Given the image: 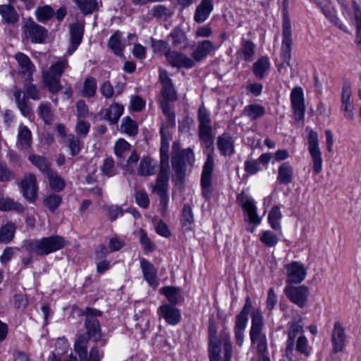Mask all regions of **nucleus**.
I'll return each mask as SVG.
<instances>
[{"label": "nucleus", "mask_w": 361, "mask_h": 361, "mask_svg": "<svg viewBox=\"0 0 361 361\" xmlns=\"http://www.w3.org/2000/svg\"><path fill=\"white\" fill-rule=\"evenodd\" d=\"M87 319L85 326L87 334L80 335L75 340L73 347L74 352L78 355V358L71 353L67 361H83L87 353V343L90 338L98 341L100 338V326L98 320L95 318L101 315V312L94 309H87ZM70 348L68 341L65 338H60L56 341V350L52 353L50 361H61V355L66 353Z\"/></svg>", "instance_id": "obj_1"}, {"label": "nucleus", "mask_w": 361, "mask_h": 361, "mask_svg": "<svg viewBox=\"0 0 361 361\" xmlns=\"http://www.w3.org/2000/svg\"><path fill=\"white\" fill-rule=\"evenodd\" d=\"M170 144V133L164 128L161 129V145L160 147L161 169L153 185V191L159 193H166L168 190L169 180V157L168 154Z\"/></svg>", "instance_id": "obj_2"}, {"label": "nucleus", "mask_w": 361, "mask_h": 361, "mask_svg": "<svg viewBox=\"0 0 361 361\" xmlns=\"http://www.w3.org/2000/svg\"><path fill=\"white\" fill-rule=\"evenodd\" d=\"M231 356L232 345L228 329L224 328L219 340L211 335L209 348V361H231Z\"/></svg>", "instance_id": "obj_3"}, {"label": "nucleus", "mask_w": 361, "mask_h": 361, "mask_svg": "<svg viewBox=\"0 0 361 361\" xmlns=\"http://www.w3.org/2000/svg\"><path fill=\"white\" fill-rule=\"evenodd\" d=\"M66 244L65 239L60 235H51L32 240L29 249L40 255H47L62 249Z\"/></svg>", "instance_id": "obj_4"}, {"label": "nucleus", "mask_w": 361, "mask_h": 361, "mask_svg": "<svg viewBox=\"0 0 361 361\" xmlns=\"http://www.w3.org/2000/svg\"><path fill=\"white\" fill-rule=\"evenodd\" d=\"M68 66V61L66 59H62L54 63L51 66L49 71H44L42 72V78L44 85L51 92L56 93L60 90V78Z\"/></svg>", "instance_id": "obj_5"}, {"label": "nucleus", "mask_w": 361, "mask_h": 361, "mask_svg": "<svg viewBox=\"0 0 361 361\" xmlns=\"http://www.w3.org/2000/svg\"><path fill=\"white\" fill-rule=\"evenodd\" d=\"M178 145H173V169L176 171V177L181 180L185 175L186 164H192L195 161V154L190 148L177 152Z\"/></svg>", "instance_id": "obj_6"}, {"label": "nucleus", "mask_w": 361, "mask_h": 361, "mask_svg": "<svg viewBox=\"0 0 361 361\" xmlns=\"http://www.w3.org/2000/svg\"><path fill=\"white\" fill-rule=\"evenodd\" d=\"M307 149L312 161V169L315 174L322 172L323 167V159L322 152L319 145L318 134L312 129L307 128Z\"/></svg>", "instance_id": "obj_7"}, {"label": "nucleus", "mask_w": 361, "mask_h": 361, "mask_svg": "<svg viewBox=\"0 0 361 361\" xmlns=\"http://www.w3.org/2000/svg\"><path fill=\"white\" fill-rule=\"evenodd\" d=\"M286 282L288 284L302 283L306 278L307 269L299 262H292L284 266Z\"/></svg>", "instance_id": "obj_8"}, {"label": "nucleus", "mask_w": 361, "mask_h": 361, "mask_svg": "<svg viewBox=\"0 0 361 361\" xmlns=\"http://www.w3.org/2000/svg\"><path fill=\"white\" fill-rule=\"evenodd\" d=\"M291 107L296 121L304 118L305 105L303 90L301 87H295L290 92Z\"/></svg>", "instance_id": "obj_9"}, {"label": "nucleus", "mask_w": 361, "mask_h": 361, "mask_svg": "<svg viewBox=\"0 0 361 361\" xmlns=\"http://www.w3.org/2000/svg\"><path fill=\"white\" fill-rule=\"evenodd\" d=\"M159 319H163L169 325L175 326L181 320V312L175 305L164 303L157 311Z\"/></svg>", "instance_id": "obj_10"}, {"label": "nucleus", "mask_w": 361, "mask_h": 361, "mask_svg": "<svg viewBox=\"0 0 361 361\" xmlns=\"http://www.w3.org/2000/svg\"><path fill=\"white\" fill-rule=\"evenodd\" d=\"M67 14V8L66 6H62L56 11L49 5H44L38 6L35 10V15L39 21H47L55 17L58 21H61L64 19Z\"/></svg>", "instance_id": "obj_11"}, {"label": "nucleus", "mask_w": 361, "mask_h": 361, "mask_svg": "<svg viewBox=\"0 0 361 361\" xmlns=\"http://www.w3.org/2000/svg\"><path fill=\"white\" fill-rule=\"evenodd\" d=\"M214 159L211 154H208L207 160L203 166L201 178L202 195L207 199H209L211 195L212 176L214 170Z\"/></svg>", "instance_id": "obj_12"}, {"label": "nucleus", "mask_w": 361, "mask_h": 361, "mask_svg": "<svg viewBox=\"0 0 361 361\" xmlns=\"http://www.w3.org/2000/svg\"><path fill=\"white\" fill-rule=\"evenodd\" d=\"M284 293L292 302L300 307H302L306 304L309 295V289L305 286H293L289 285L285 287Z\"/></svg>", "instance_id": "obj_13"}, {"label": "nucleus", "mask_w": 361, "mask_h": 361, "mask_svg": "<svg viewBox=\"0 0 361 361\" xmlns=\"http://www.w3.org/2000/svg\"><path fill=\"white\" fill-rule=\"evenodd\" d=\"M238 200L243 209L247 214L248 221L250 224L259 225L262 222V217L257 214V208L254 199L247 195H241L238 197Z\"/></svg>", "instance_id": "obj_14"}, {"label": "nucleus", "mask_w": 361, "mask_h": 361, "mask_svg": "<svg viewBox=\"0 0 361 361\" xmlns=\"http://www.w3.org/2000/svg\"><path fill=\"white\" fill-rule=\"evenodd\" d=\"M292 30L290 24H284L283 39L281 48V58L283 61L281 66H290L292 51Z\"/></svg>", "instance_id": "obj_15"}, {"label": "nucleus", "mask_w": 361, "mask_h": 361, "mask_svg": "<svg viewBox=\"0 0 361 361\" xmlns=\"http://www.w3.org/2000/svg\"><path fill=\"white\" fill-rule=\"evenodd\" d=\"M20 191L25 199L29 202H34L37 197L38 187L36 177L33 174H27L20 183Z\"/></svg>", "instance_id": "obj_16"}, {"label": "nucleus", "mask_w": 361, "mask_h": 361, "mask_svg": "<svg viewBox=\"0 0 361 361\" xmlns=\"http://www.w3.org/2000/svg\"><path fill=\"white\" fill-rule=\"evenodd\" d=\"M164 55L169 63L173 67L191 68L194 66L193 60L183 53L167 50Z\"/></svg>", "instance_id": "obj_17"}, {"label": "nucleus", "mask_w": 361, "mask_h": 361, "mask_svg": "<svg viewBox=\"0 0 361 361\" xmlns=\"http://www.w3.org/2000/svg\"><path fill=\"white\" fill-rule=\"evenodd\" d=\"M15 59L18 64L19 74L26 80L30 81L35 71V66L30 58L25 54L18 52L15 55Z\"/></svg>", "instance_id": "obj_18"}, {"label": "nucleus", "mask_w": 361, "mask_h": 361, "mask_svg": "<svg viewBox=\"0 0 361 361\" xmlns=\"http://www.w3.org/2000/svg\"><path fill=\"white\" fill-rule=\"evenodd\" d=\"M331 342L333 351L335 353L341 352L345 347L346 335L345 333V328L338 322L334 323L331 334Z\"/></svg>", "instance_id": "obj_19"}, {"label": "nucleus", "mask_w": 361, "mask_h": 361, "mask_svg": "<svg viewBox=\"0 0 361 361\" xmlns=\"http://www.w3.org/2000/svg\"><path fill=\"white\" fill-rule=\"evenodd\" d=\"M140 264L144 279L149 286L154 289L157 288L159 284L157 278V270L152 263L145 258L140 259Z\"/></svg>", "instance_id": "obj_20"}, {"label": "nucleus", "mask_w": 361, "mask_h": 361, "mask_svg": "<svg viewBox=\"0 0 361 361\" xmlns=\"http://www.w3.org/2000/svg\"><path fill=\"white\" fill-rule=\"evenodd\" d=\"M83 32V24H71L70 26L71 44L67 49V55L71 56L78 49L82 42Z\"/></svg>", "instance_id": "obj_21"}, {"label": "nucleus", "mask_w": 361, "mask_h": 361, "mask_svg": "<svg viewBox=\"0 0 361 361\" xmlns=\"http://www.w3.org/2000/svg\"><path fill=\"white\" fill-rule=\"evenodd\" d=\"M262 316L260 311L257 310L252 314V325L250 332L251 343L266 337L262 333Z\"/></svg>", "instance_id": "obj_22"}, {"label": "nucleus", "mask_w": 361, "mask_h": 361, "mask_svg": "<svg viewBox=\"0 0 361 361\" xmlns=\"http://www.w3.org/2000/svg\"><path fill=\"white\" fill-rule=\"evenodd\" d=\"M25 31L32 42L41 43L47 37V31L38 24H26Z\"/></svg>", "instance_id": "obj_23"}, {"label": "nucleus", "mask_w": 361, "mask_h": 361, "mask_svg": "<svg viewBox=\"0 0 361 361\" xmlns=\"http://www.w3.org/2000/svg\"><path fill=\"white\" fill-rule=\"evenodd\" d=\"M248 315L245 314V312H240L236 317V322L235 326V338L236 344L241 346L244 341V331L247 326L248 321Z\"/></svg>", "instance_id": "obj_24"}, {"label": "nucleus", "mask_w": 361, "mask_h": 361, "mask_svg": "<svg viewBox=\"0 0 361 361\" xmlns=\"http://www.w3.org/2000/svg\"><path fill=\"white\" fill-rule=\"evenodd\" d=\"M0 211H14L16 213L20 214L24 212V207L20 202L5 196L4 193L0 191Z\"/></svg>", "instance_id": "obj_25"}, {"label": "nucleus", "mask_w": 361, "mask_h": 361, "mask_svg": "<svg viewBox=\"0 0 361 361\" xmlns=\"http://www.w3.org/2000/svg\"><path fill=\"white\" fill-rule=\"evenodd\" d=\"M217 147L224 156H229L234 153V140L228 134H223L219 137Z\"/></svg>", "instance_id": "obj_26"}, {"label": "nucleus", "mask_w": 361, "mask_h": 361, "mask_svg": "<svg viewBox=\"0 0 361 361\" xmlns=\"http://www.w3.org/2000/svg\"><path fill=\"white\" fill-rule=\"evenodd\" d=\"M13 95L21 114L24 116L30 115L31 112V106L25 94L22 95V91L18 87H14L13 90Z\"/></svg>", "instance_id": "obj_27"}, {"label": "nucleus", "mask_w": 361, "mask_h": 361, "mask_svg": "<svg viewBox=\"0 0 361 361\" xmlns=\"http://www.w3.org/2000/svg\"><path fill=\"white\" fill-rule=\"evenodd\" d=\"M213 49L212 42L209 40H204L197 44L192 54V56L195 61L198 62L205 59Z\"/></svg>", "instance_id": "obj_28"}, {"label": "nucleus", "mask_w": 361, "mask_h": 361, "mask_svg": "<svg viewBox=\"0 0 361 361\" xmlns=\"http://www.w3.org/2000/svg\"><path fill=\"white\" fill-rule=\"evenodd\" d=\"M169 101L163 100L161 102V107L163 113L167 116V123L164 126H162L160 129V133L161 134V129L164 128L166 132L170 133V140L171 139V132L170 131V128H174L176 126V116L175 114L171 111L170 105L169 104Z\"/></svg>", "instance_id": "obj_29"}, {"label": "nucleus", "mask_w": 361, "mask_h": 361, "mask_svg": "<svg viewBox=\"0 0 361 361\" xmlns=\"http://www.w3.org/2000/svg\"><path fill=\"white\" fill-rule=\"evenodd\" d=\"M157 167V162L156 160L149 157H144L140 163L137 173L140 176H151L155 173Z\"/></svg>", "instance_id": "obj_30"}, {"label": "nucleus", "mask_w": 361, "mask_h": 361, "mask_svg": "<svg viewBox=\"0 0 361 361\" xmlns=\"http://www.w3.org/2000/svg\"><path fill=\"white\" fill-rule=\"evenodd\" d=\"M32 142V133L29 128L23 125H20L17 136V145L22 149H27Z\"/></svg>", "instance_id": "obj_31"}, {"label": "nucleus", "mask_w": 361, "mask_h": 361, "mask_svg": "<svg viewBox=\"0 0 361 361\" xmlns=\"http://www.w3.org/2000/svg\"><path fill=\"white\" fill-rule=\"evenodd\" d=\"M159 292L166 296L167 300L171 305H176L180 302L183 299L181 295V290L179 288L173 286H165L162 287Z\"/></svg>", "instance_id": "obj_32"}, {"label": "nucleus", "mask_w": 361, "mask_h": 361, "mask_svg": "<svg viewBox=\"0 0 361 361\" xmlns=\"http://www.w3.org/2000/svg\"><path fill=\"white\" fill-rule=\"evenodd\" d=\"M212 10L211 0H202L197 7L195 13V20L197 22H204L207 20Z\"/></svg>", "instance_id": "obj_33"}, {"label": "nucleus", "mask_w": 361, "mask_h": 361, "mask_svg": "<svg viewBox=\"0 0 361 361\" xmlns=\"http://www.w3.org/2000/svg\"><path fill=\"white\" fill-rule=\"evenodd\" d=\"M267 219L268 223L273 230L276 231H281V221L282 219V214L280 207H273L269 212Z\"/></svg>", "instance_id": "obj_34"}, {"label": "nucleus", "mask_w": 361, "mask_h": 361, "mask_svg": "<svg viewBox=\"0 0 361 361\" xmlns=\"http://www.w3.org/2000/svg\"><path fill=\"white\" fill-rule=\"evenodd\" d=\"M149 14L157 20L167 21L173 14V11L164 5H157L149 11Z\"/></svg>", "instance_id": "obj_35"}, {"label": "nucleus", "mask_w": 361, "mask_h": 361, "mask_svg": "<svg viewBox=\"0 0 361 361\" xmlns=\"http://www.w3.org/2000/svg\"><path fill=\"white\" fill-rule=\"evenodd\" d=\"M124 108L118 103H114L106 110L104 118L111 123L118 122L119 118L123 113Z\"/></svg>", "instance_id": "obj_36"}, {"label": "nucleus", "mask_w": 361, "mask_h": 361, "mask_svg": "<svg viewBox=\"0 0 361 361\" xmlns=\"http://www.w3.org/2000/svg\"><path fill=\"white\" fill-rule=\"evenodd\" d=\"M293 168L288 162H285L279 168L277 180L283 184L290 183L292 181Z\"/></svg>", "instance_id": "obj_37"}, {"label": "nucleus", "mask_w": 361, "mask_h": 361, "mask_svg": "<svg viewBox=\"0 0 361 361\" xmlns=\"http://www.w3.org/2000/svg\"><path fill=\"white\" fill-rule=\"evenodd\" d=\"M109 47L117 56H123L124 44L121 40V33L116 31L109 40Z\"/></svg>", "instance_id": "obj_38"}, {"label": "nucleus", "mask_w": 361, "mask_h": 361, "mask_svg": "<svg viewBox=\"0 0 361 361\" xmlns=\"http://www.w3.org/2000/svg\"><path fill=\"white\" fill-rule=\"evenodd\" d=\"M15 232V224L11 221L7 222L0 229V242L5 244L10 243L14 237Z\"/></svg>", "instance_id": "obj_39"}, {"label": "nucleus", "mask_w": 361, "mask_h": 361, "mask_svg": "<svg viewBox=\"0 0 361 361\" xmlns=\"http://www.w3.org/2000/svg\"><path fill=\"white\" fill-rule=\"evenodd\" d=\"M243 112L250 120H256L264 115L265 109L259 104H253L246 106Z\"/></svg>", "instance_id": "obj_40"}, {"label": "nucleus", "mask_w": 361, "mask_h": 361, "mask_svg": "<svg viewBox=\"0 0 361 361\" xmlns=\"http://www.w3.org/2000/svg\"><path fill=\"white\" fill-rule=\"evenodd\" d=\"M123 246V243L118 238H111L109 243V249L105 247L104 245L99 247L97 250V255L103 257L106 255L111 252H115L119 250Z\"/></svg>", "instance_id": "obj_41"}, {"label": "nucleus", "mask_w": 361, "mask_h": 361, "mask_svg": "<svg viewBox=\"0 0 361 361\" xmlns=\"http://www.w3.org/2000/svg\"><path fill=\"white\" fill-rule=\"evenodd\" d=\"M0 14L6 23H16L18 20V13L10 5H1Z\"/></svg>", "instance_id": "obj_42"}, {"label": "nucleus", "mask_w": 361, "mask_h": 361, "mask_svg": "<svg viewBox=\"0 0 361 361\" xmlns=\"http://www.w3.org/2000/svg\"><path fill=\"white\" fill-rule=\"evenodd\" d=\"M28 159L42 173L47 174L51 171L49 168V163L44 157L36 154H31L30 155Z\"/></svg>", "instance_id": "obj_43"}, {"label": "nucleus", "mask_w": 361, "mask_h": 361, "mask_svg": "<svg viewBox=\"0 0 361 361\" xmlns=\"http://www.w3.org/2000/svg\"><path fill=\"white\" fill-rule=\"evenodd\" d=\"M80 11L85 14H90L98 9V3L96 0H74Z\"/></svg>", "instance_id": "obj_44"}, {"label": "nucleus", "mask_w": 361, "mask_h": 361, "mask_svg": "<svg viewBox=\"0 0 361 361\" xmlns=\"http://www.w3.org/2000/svg\"><path fill=\"white\" fill-rule=\"evenodd\" d=\"M137 123L129 116H126L123 118L121 125V130L122 132L128 135L133 136L137 133Z\"/></svg>", "instance_id": "obj_45"}, {"label": "nucleus", "mask_w": 361, "mask_h": 361, "mask_svg": "<svg viewBox=\"0 0 361 361\" xmlns=\"http://www.w3.org/2000/svg\"><path fill=\"white\" fill-rule=\"evenodd\" d=\"M50 188L54 191H61L65 187L64 180L56 173L51 171L47 174Z\"/></svg>", "instance_id": "obj_46"}, {"label": "nucleus", "mask_w": 361, "mask_h": 361, "mask_svg": "<svg viewBox=\"0 0 361 361\" xmlns=\"http://www.w3.org/2000/svg\"><path fill=\"white\" fill-rule=\"evenodd\" d=\"M269 67L270 62L269 59L266 57H262L254 63L252 71L257 77L262 78Z\"/></svg>", "instance_id": "obj_47"}, {"label": "nucleus", "mask_w": 361, "mask_h": 361, "mask_svg": "<svg viewBox=\"0 0 361 361\" xmlns=\"http://www.w3.org/2000/svg\"><path fill=\"white\" fill-rule=\"evenodd\" d=\"M295 350L297 352L303 354L305 357H309L312 353V348L309 345L308 340L304 335L298 336Z\"/></svg>", "instance_id": "obj_48"}, {"label": "nucleus", "mask_w": 361, "mask_h": 361, "mask_svg": "<svg viewBox=\"0 0 361 361\" xmlns=\"http://www.w3.org/2000/svg\"><path fill=\"white\" fill-rule=\"evenodd\" d=\"M172 42L174 46L182 49H186L188 47L187 38L183 31L176 28L171 34Z\"/></svg>", "instance_id": "obj_49"}, {"label": "nucleus", "mask_w": 361, "mask_h": 361, "mask_svg": "<svg viewBox=\"0 0 361 361\" xmlns=\"http://www.w3.org/2000/svg\"><path fill=\"white\" fill-rule=\"evenodd\" d=\"M300 335H303L302 326L299 324H293L288 334L287 349L293 348L295 338Z\"/></svg>", "instance_id": "obj_50"}, {"label": "nucleus", "mask_w": 361, "mask_h": 361, "mask_svg": "<svg viewBox=\"0 0 361 361\" xmlns=\"http://www.w3.org/2000/svg\"><path fill=\"white\" fill-rule=\"evenodd\" d=\"M261 243L267 247H274L279 242L278 236L271 231H264L259 235Z\"/></svg>", "instance_id": "obj_51"}, {"label": "nucleus", "mask_w": 361, "mask_h": 361, "mask_svg": "<svg viewBox=\"0 0 361 361\" xmlns=\"http://www.w3.org/2000/svg\"><path fill=\"white\" fill-rule=\"evenodd\" d=\"M97 90L96 80L92 77H88L84 81L82 95L85 97H92L94 95Z\"/></svg>", "instance_id": "obj_52"}, {"label": "nucleus", "mask_w": 361, "mask_h": 361, "mask_svg": "<svg viewBox=\"0 0 361 361\" xmlns=\"http://www.w3.org/2000/svg\"><path fill=\"white\" fill-rule=\"evenodd\" d=\"M183 226L185 229H191L194 222L192 210L190 206L185 204L183 209Z\"/></svg>", "instance_id": "obj_53"}, {"label": "nucleus", "mask_w": 361, "mask_h": 361, "mask_svg": "<svg viewBox=\"0 0 361 361\" xmlns=\"http://www.w3.org/2000/svg\"><path fill=\"white\" fill-rule=\"evenodd\" d=\"M43 202L50 211L54 212L61 203V197L58 195L52 194L44 198Z\"/></svg>", "instance_id": "obj_54"}, {"label": "nucleus", "mask_w": 361, "mask_h": 361, "mask_svg": "<svg viewBox=\"0 0 361 361\" xmlns=\"http://www.w3.org/2000/svg\"><path fill=\"white\" fill-rule=\"evenodd\" d=\"M68 147L72 156L78 154L81 149L80 139L73 135H69L68 139Z\"/></svg>", "instance_id": "obj_55"}, {"label": "nucleus", "mask_w": 361, "mask_h": 361, "mask_svg": "<svg viewBox=\"0 0 361 361\" xmlns=\"http://www.w3.org/2000/svg\"><path fill=\"white\" fill-rule=\"evenodd\" d=\"M39 115L46 123L53 121V114L48 104L42 103L39 106Z\"/></svg>", "instance_id": "obj_56"}, {"label": "nucleus", "mask_w": 361, "mask_h": 361, "mask_svg": "<svg viewBox=\"0 0 361 361\" xmlns=\"http://www.w3.org/2000/svg\"><path fill=\"white\" fill-rule=\"evenodd\" d=\"M130 144L124 139H119L115 144L114 152L116 155L122 158L124 156L125 152L130 150Z\"/></svg>", "instance_id": "obj_57"}, {"label": "nucleus", "mask_w": 361, "mask_h": 361, "mask_svg": "<svg viewBox=\"0 0 361 361\" xmlns=\"http://www.w3.org/2000/svg\"><path fill=\"white\" fill-rule=\"evenodd\" d=\"M163 89L161 94L164 99L167 101H174L176 99V93L172 82L162 85Z\"/></svg>", "instance_id": "obj_58"}, {"label": "nucleus", "mask_w": 361, "mask_h": 361, "mask_svg": "<svg viewBox=\"0 0 361 361\" xmlns=\"http://www.w3.org/2000/svg\"><path fill=\"white\" fill-rule=\"evenodd\" d=\"M23 87L25 94L29 98L33 100H39L40 99L39 90L36 85L30 82H26L24 84Z\"/></svg>", "instance_id": "obj_59"}, {"label": "nucleus", "mask_w": 361, "mask_h": 361, "mask_svg": "<svg viewBox=\"0 0 361 361\" xmlns=\"http://www.w3.org/2000/svg\"><path fill=\"white\" fill-rule=\"evenodd\" d=\"M244 169L249 175H254L261 170L258 161L255 159L245 161Z\"/></svg>", "instance_id": "obj_60"}, {"label": "nucleus", "mask_w": 361, "mask_h": 361, "mask_svg": "<svg viewBox=\"0 0 361 361\" xmlns=\"http://www.w3.org/2000/svg\"><path fill=\"white\" fill-rule=\"evenodd\" d=\"M114 161L112 158H106L104 159L102 166V173L108 177L114 175Z\"/></svg>", "instance_id": "obj_61"}, {"label": "nucleus", "mask_w": 361, "mask_h": 361, "mask_svg": "<svg viewBox=\"0 0 361 361\" xmlns=\"http://www.w3.org/2000/svg\"><path fill=\"white\" fill-rule=\"evenodd\" d=\"M341 110L343 112L344 117L353 121L354 118L355 106L353 103H342L341 104Z\"/></svg>", "instance_id": "obj_62"}, {"label": "nucleus", "mask_w": 361, "mask_h": 361, "mask_svg": "<svg viewBox=\"0 0 361 361\" xmlns=\"http://www.w3.org/2000/svg\"><path fill=\"white\" fill-rule=\"evenodd\" d=\"M17 250L18 249L16 247H6L0 256L1 263L2 264H7L11 261Z\"/></svg>", "instance_id": "obj_63"}, {"label": "nucleus", "mask_w": 361, "mask_h": 361, "mask_svg": "<svg viewBox=\"0 0 361 361\" xmlns=\"http://www.w3.org/2000/svg\"><path fill=\"white\" fill-rule=\"evenodd\" d=\"M136 203L141 207H148L149 200L147 194L145 191H138L135 195Z\"/></svg>", "instance_id": "obj_64"}]
</instances>
